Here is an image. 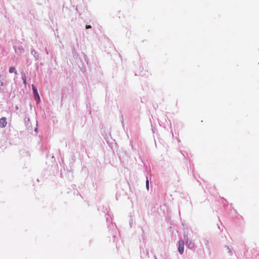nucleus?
Segmentation results:
<instances>
[{
	"label": "nucleus",
	"mask_w": 259,
	"mask_h": 259,
	"mask_svg": "<svg viewBox=\"0 0 259 259\" xmlns=\"http://www.w3.org/2000/svg\"><path fill=\"white\" fill-rule=\"evenodd\" d=\"M184 242L183 240H180L179 241V247L178 250L179 253L182 254L184 252Z\"/></svg>",
	"instance_id": "nucleus-1"
},
{
	"label": "nucleus",
	"mask_w": 259,
	"mask_h": 259,
	"mask_svg": "<svg viewBox=\"0 0 259 259\" xmlns=\"http://www.w3.org/2000/svg\"><path fill=\"white\" fill-rule=\"evenodd\" d=\"M7 124L6 118L5 117H2L0 119V127H5Z\"/></svg>",
	"instance_id": "nucleus-2"
},
{
	"label": "nucleus",
	"mask_w": 259,
	"mask_h": 259,
	"mask_svg": "<svg viewBox=\"0 0 259 259\" xmlns=\"http://www.w3.org/2000/svg\"><path fill=\"white\" fill-rule=\"evenodd\" d=\"M32 90L34 93V98L35 100L38 99L39 100V97L38 93L37 92V89L34 87L33 85H32Z\"/></svg>",
	"instance_id": "nucleus-3"
},
{
	"label": "nucleus",
	"mask_w": 259,
	"mask_h": 259,
	"mask_svg": "<svg viewBox=\"0 0 259 259\" xmlns=\"http://www.w3.org/2000/svg\"><path fill=\"white\" fill-rule=\"evenodd\" d=\"M186 244H187V247L191 249H193L195 246L194 243L193 241H190V240L189 241L187 240L186 241Z\"/></svg>",
	"instance_id": "nucleus-4"
},
{
	"label": "nucleus",
	"mask_w": 259,
	"mask_h": 259,
	"mask_svg": "<svg viewBox=\"0 0 259 259\" xmlns=\"http://www.w3.org/2000/svg\"><path fill=\"white\" fill-rule=\"evenodd\" d=\"M9 72L10 73H15V74H17V71L16 70V69L15 68V67H11L10 68H9Z\"/></svg>",
	"instance_id": "nucleus-5"
},
{
	"label": "nucleus",
	"mask_w": 259,
	"mask_h": 259,
	"mask_svg": "<svg viewBox=\"0 0 259 259\" xmlns=\"http://www.w3.org/2000/svg\"><path fill=\"white\" fill-rule=\"evenodd\" d=\"M22 79H23V83L26 85V78L25 77H22Z\"/></svg>",
	"instance_id": "nucleus-6"
},
{
	"label": "nucleus",
	"mask_w": 259,
	"mask_h": 259,
	"mask_svg": "<svg viewBox=\"0 0 259 259\" xmlns=\"http://www.w3.org/2000/svg\"><path fill=\"white\" fill-rule=\"evenodd\" d=\"M149 181L148 180H147V181H146V188H147V189L148 190L149 189Z\"/></svg>",
	"instance_id": "nucleus-7"
},
{
	"label": "nucleus",
	"mask_w": 259,
	"mask_h": 259,
	"mask_svg": "<svg viewBox=\"0 0 259 259\" xmlns=\"http://www.w3.org/2000/svg\"><path fill=\"white\" fill-rule=\"evenodd\" d=\"M86 29H89V28H91V25H86Z\"/></svg>",
	"instance_id": "nucleus-8"
}]
</instances>
